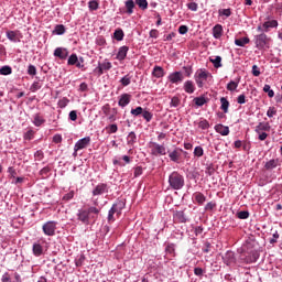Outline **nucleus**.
I'll return each mask as SVG.
<instances>
[{
	"instance_id": "obj_22",
	"label": "nucleus",
	"mask_w": 282,
	"mask_h": 282,
	"mask_svg": "<svg viewBox=\"0 0 282 282\" xmlns=\"http://www.w3.org/2000/svg\"><path fill=\"white\" fill-rule=\"evenodd\" d=\"M264 32H269L270 28H279V22L276 20L267 21L262 24Z\"/></svg>"
},
{
	"instance_id": "obj_21",
	"label": "nucleus",
	"mask_w": 282,
	"mask_h": 282,
	"mask_svg": "<svg viewBox=\"0 0 282 282\" xmlns=\"http://www.w3.org/2000/svg\"><path fill=\"white\" fill-rule=\"evenodd\" d=\"M128 52H129L128 46H121L117 53V61H124V58H127Z\"/></svg>"
},
{
	"instance_id": "obj_60",
	"label": "nucleus",
	"mask_w": 282,
	"mask_h": 282,
	"mask_svg": "<svg viewBox=\"0 0 282 282\" xmlns=\"http://www.w3.org/2000/svg\"><path fill=\"white\" fill-rule=\"evenodd\" d=\"M203 232H204V227L203 226L194 227L195 237H199V235H203Z\"/></svg>"
},
{
	"instance_id": "obj_33",
	"label": "nucleus",
	"mask_w": 282,
	"mask_h": 282,
	"mask_svg": "<svg viewBox=\"0 0 282 282\" xmlns=\"http://www.w3.org/2000/svg\"><path fill=\"white\" fill-rule=\"evenodd\" d=\"M33 124L35 127H41L42 124H45V120L43 117H41L40 115H35L33 117Z\"/></svg>"
},
{
	"instance_id": "obj_55",
	"label": "nucleus",
	"mask_w": 282,
	"mask_h": 282,
	"mask_svg": "<svg viewBox=\"0 0 282 282\" xmlns=\"http://www.w3.org/2000/svg\"><path fill=\"white\" fill-rule=\"evenodd\" d=\"M107 221L108 224H113V221H116V213L111 212V209L108 212Z\"/></svg>"
},
{
	"instance_id": "obj_47",
	"label": "nucleus",
	"mask_w": 282,
	"mask_h": 282,
	"mask_svg": "<svg viewBox=\"0 0 282 282\" xmlns=\"http://www.w3.org/2000/svg\"><path fill=\"white\" fill-rule=\"evenodd\" d=\"M120 83L123 87H129V85H131V77L129 75H126L120 79Z\"/></svg>"
},
{
	"instance_id": "obj_54",
	"label": "nucleus",
	"mask_w": 282,
	"mask_h": 282,
	"mask_svg": "<svg viewBox=\"0 0 282 282\" xmlns=\"http://www.w3.org/2000/svg\"><path fill=\"white\" fill-rule=\"evenodd\" d=\"M238 87H239V84L232 80L227 85L228 91H235Z\"/></svg>"
},
{
	"instance_id": "obj_27",
	"label": "nucleus",
	"mask_w": 282,
	"mask_h": 282,
	"mask_svg": "<svg viewBox=\"0 0 282 282\" xmlns=\"http://www.w3.org/2000/svg\"><path fill=\"white\" fill-rule=\"evenodd\" d=\"M194 102L196 107H204L208 102V98L200 96V97H195Z\"/></svg>"
},
{
	"instance_id": "obj_4",
	"label": "nucleus",
	"mask_w": 282,
	"mask_h": 282,
	"mask_svg": "<svg viewBox=\"0 0 282 282\" xmlns=\"http://www.w3.org/2000/svg\"><path fill=\"white\" fill-rule=\"evenodd\" d=\"M194 78L197 87L202 88L204 85H206V82L209 78H213V75H210V73H208L206 69L200 68L196 72Z\"/></svg>"
},
{
	"instance_id": "obj_51",
	"label": "nucleus",
	"mask_w": 282,
	"mask_h": 282,
	"mask_svg": "<svg viewBox=\"0 0 282 282\" xmlns=\"http://www.w3.org/2000/svg\"><path fill=\"white\" fill-rule=\"evenodd\" d=\"M194 274H195V276H199V279H202V276H204V274H206V270H204L199 267H196V268H194Z\"/></svg>"
},
{
	"instance_id": "obj_63",
	"label": "nucleus",
	"mask_w": 282,
	"mask_h": 282,
	"mask_svg": "<svg viewBox=\"0 0 282 282\" xmlns=\"http://www.w3.org/2000/svg\"><path fill=\"white\" fill-rule=\"evenodd\" d=\"M89 10H97L98 9V1L93 0L88 3Z\"/></svg>"
},
{
	"instance_id": "obj_20",
	"label": "nucleus",
	"mask_w": 282,
	"mask_h": 282,
	"mask_svg": "<svg viewBox=\"0 0 282 282\" xmlns=\"http://www.w3.org/2000/svg\"><path fill=\"white\" fill-rule=\"evenodd\" d=\"M223 34H224V26H221V24H216L213 28V36H214V39H221Z\"/></svg>"
},
{
	"instance_id": "obj_6",
	"label": "nucleus",
	"mask_w": 282,
	"mask_h": 282,
	"mask_svg": "<svg viewBox=\"0 0 282 282\" xmlns=\"http://www.w3.org/2000/svg\"><path fill=\"white\" fill-rule=\"evenodd\" d=\"M56 226H58L57 221L48 220L42 226V230L46 237H54L56 235Z\"/></svg>"
},
{
	"instance_id": "obj_64",
	"label": "nucleus",
	"mask_w": 282,
	"mask_h": 282,
	"mask_svg": "<svg viewBox=\"0 0 282 282\" xmlns=\"http://www.w3.org/2000/svg\"><path fill=\"white\" fill-rule=\"evenodd\" d=\"M2 282H12V280L10 279V273L6 272L2 278H1Z\"/></svg>"
},
{
	"instance_id": "obj_44",
	"label": "nucleus",
	"mask_w": 282,
	"mask_h": 282,
	"mask_svg": "<svg viewBox=\"0 0 282 282\" xmlns=\"http://www.w3.org/2000/svg\"><path fill=\"white\" fill-rule=\"evenodd\" d=\"M135 3L141 10H147V8H149V2L147 0H135Z\"/></svg>"
},
{
	"instance_id": "obj_26",
	"label": "nucleus",
	"mask_w": 282,
	"mask_h": 282,
	"mask_svg": "<svg viewBox=\"0 0 282 282\" xmlns=\"http://www.w3.org/2000/svg\"><path fill=\"white\" fill-rule=\"evenodd\" d=\"M184 91H186V94H194L195 85L192 80H187L184 83Z\"/></svg>"
},
{
	"instance_id": "obj_19",
	"label": "nucleus",
	"mask_w": 282,
	"mask_h": 282,
	"mask_svg": "<svg viewBox=\"0 0 282 282\" xmlns=\"http://www.w3.org/2000/svg\"><path fill=\"white\" fill-rule=\"evenodd\" d=\"M32 252L34 257H41L43 254V245L40 242H34L32 247Z\"/></svg>"
},
{
	"instance_id": "obj_36",
	"label": "nucleus",
	"mask_w": 282,
	"mask_h": 282,
	"mask_svg": "<svg viewBox=\"0 0 282 282\" xmlns=\"http://www.w3.org/2000/svg\"><path fill=\"white\" fill-rule=\"evenodd\" d=\"M53 34H57L58 36L65 34V25L57 24L53 31Z\"/></svg>"
},
{
	"instance_id": "obj_16",
	"label": "nucleus",
	"mask_w": 282,
	"mask_h": 282,
	"mask_svg": "<svg viewBox=\"0 0 282 282\" xmlns=\"http://www.w3.org/2000/svg\"><path fill=\"white\" fill-rule=\"evenodd\" d=\"M54 56H56L57 58H61V61H65V58L69 56V52L67 51V48L57 47L54 51Z\"/></svg>"
},
{
	"instance_id": "obj_32",
	"label": "nucleus",
	"mask_w": 282,
	"mask_h": 282,
	"mask_svg": "<svg viewBox=\"0 0 282 282\" xmlns=\"http://www.w3.org/2000/svg\"><path fill=\"white\" fill-rule=\"evenodd\" d=\"M216 131L217 133H220V135H228V133H230V130L228 129V127L224 124L216 126Z\"/></svg>"
},
{
	"instance_id": "obj_37",
	"label": "nucleus",
	"mask_w": 282,
	"mask_h": 282,
	"mask_svg": "<svg viewBox=\"0 0 282 282\" xmlns=\"http://www.w3.org/2000/svg\"><path fill=\"white\" fill-rule=\"evenodd\" d=\"M126 8H127V12L129 14H133V9L135 8V2H133V0L126 1Z\"/></svg>"
},
{
	"instance_id": "obj_3",
	"label": "nucleus",
	"mask_w": 282,
	"mask_h": 282,
	"mask_svg": "<svg viewBox=\"0 0 282 282\" xmlns=\"http://www.w3.org/2000/svg\"><path fill=\"white\" fill-rule=\"evenodd\" d=\"M259 251L257 250H251V251H243L239 256V263H257L259 261Z\"/></svg>"
},
{
	"instance_id": "obj_46",
	"label": "nucleus",
	"mask_w": 282,
	"mask_h": 282,
	"mask_svg": "<svg viewBox=\"0 0 282 282\" xmlns=\"http://www.w3.org/2000/svg\"><path fill=\"white\" fill-rule=\"evenodd\" d=\"M218 14L219 17H226L228 19V17L232 14V11L230 9H219Z\"/></svg>"
},
{
	"instance_id": "obj_24",
	"label": "nucleus",
	"mask_w": 282,
	"mask_h": 282,
	"mask_svg": "<svg viewBox=\"0 0 282 282\" xmlns=\"http://www.w3.org/2000/svg\"><path fill=\"white\" fill-rule=\"evenodd\" d=\"M194 199L198 206H203V204L206 202V196L200 192H196L194 194Z\"/></svg>"
},
{
	"instance_id": "obj_11",
	"label": "nucleus",
	"mask_w": 282,
	"mask_h": 282,
	"mask_svg": "<svg viewBox=\"0 0 282 282\" xmlns=\"http://www.w3.org/2000/svg\"><path fill=\"white\" fill-rule=\"evenodd\" d=\"M256 47L258 50H263L265 45H268V35L265 33H261L254 36Z\"/></svg>"
},
{
	"instance_id": "obj_53",
	"label": "nucleus",
	"mask_w": 282,
	"mask_h": 282,
	"mask_svg": "<svg viewBox=\"0 0 282 282\" xmlns=\"http://www.w3.org/2000/svg\"><path fill=\"white\" fill-rule=\"evenodd\" d=\"M263 91L264 94H268L269 98H274V90L270 88V85H264Z\"/></svg>"
},
{
	"instance_id": "obj_12",
	"label": "nucleus",
	"mask_w": 282,
	"mask_h": 282,
	"mask_svg": "<svg viewBox=\"0 0 282 282\" xmlns=\"http://www.w3.org/2000/svg\"><path fill=\"white\" fill-rule=\"evenodd\" d=\"M152 155H166V148L158 143H151L150 145Z\"/></svg>"
},
{
	"instance_id": "obj_41",
	"label": "nucleus",
	"mask_w": 282,
	"mask_h": 282,
	"mask_svg": "<svg viewBox=\"0 0 282 282\" xmlns=\"http://www.w3.org/2000/svg\"><path fill=\"white\" fill-rule=\"evenodd\" d=\"M0 74H1V76H10V74H12V67H10V66H2L0 68Z\"/></svg>"
},
{
	"instance_id": "obj_48",
	"label": "nucleus",
	"mask_w": 282,
	"mask_h": 282,
	"mask_svg": "<svg viewBox=\"0 0 282 282\" xmlns=\"http://www.w3.org/2000/svg\"><path fill=\"white\" fill-rule=\"evenodd\" d=\"M169 158L172 162H177V160H180V152H177V150H174L169 154Z\"/></svg>"
},
{
	"instance_id": "obj_29",
	"label": "nucleus",
	"mask_w": 282,
	"mask_h": 282,
	"mask_svg": "<svg viewBox=\"0 0 282 282\" xmlns=\"http://www.w3.org/2000/svg\"><path fill=\"white\" fill-rule=\"evenodd\" d=\"M87 142H77L74 148V158L78 155V151H80L82 149H87Z\"/></svg>"
},
{
	"instance_id": "obj_50",
	"label": "nucleus",
	"mask_w": 282,
	"mask_h": 282,
	"mask_svg": "<svg viewBox=\"0 0 282 282\" xmlns=\"http://www.w3.org/2000/svg\"><path fill=\"white\" fill-rule=\"evenodd\" d=\"M67 105H69V99H67V97H64L58 100L59 109H65V107H67Z\"/></svg>"
},
{
	"instance_id": "obj_45",
	"label": "nucleus",
	"mask_w": 282,
	"mask_h": 282,
	"mask_svg": "<svg viewBox=\"0 0 282 282\" xmlns=\"http://www.w3.org/2000/svg\"><path fill=\"white\" fill-rule=\"evenodd\" d=\"M212 248H213V245L210 242H208V240H205L202 251L205 252V254H208V252H210Z\"/></svg>"
},
{
	"instance_id": "obj_42",
	"label": "nucleus",
	"mask_w": 282,
	"mask_h": 282,
	"mask_svg": "<svg viewBox=\"0 0 282 282\" xmlns=\"http://www.w3.org/2000/svg\"><path fill=\"white\" fill-rule=\"evenodd\" d=\"M51 171H52V167H51L50 165L43 167V169L40 171L41 177H48Z\"/></svg>"
},
{
	"instance_id": "obj_56",
	"label": "nucleus",
	"mask_w": 282,
	"mask_h": 282,
	"mask_svg": "<svg viewBox=\"0 0 282 282\" xmlns=\"http://www.w3.org/2000/svg\"><path fill=\"white\" fill-rule=\"evenodd\" d=\"M194 155L196 158H202V155H204V149L202 147H196L194 149Z\"/></svg>"
},
{
	"instance_id": "obj_39",
	"label": "nucleus",
	"mask_w": 282,
	"mask_h": 282,
	"mask_svg": "<svg viewBox=\"0 0 282 282\" xmlns=\"http://www.w3.org/2000/svg\"><path fill=\"white\" fill-rule=\"evenodd\" d=\"M85 254H80L75 259V265L76 268H83V264L85 263Z\"/></svg>"
},
{
	"instance_id": "obj_57",
	"label": "nucleus",
	"mask_w": 282,
	"mask_h": 282,
	"mask_svg": "<svg viewBox=\"0 0 282 282\" xmlns=\"http://www.w3.org/2000/svg\"><path fill=\"white\" fill-rule=\"evenodd\" d=\"M78 63V56L76 54H72L68 58V65H76Z\"/></svg>"
},
{
	"instance_id": "obj_5",
	"label": "nucleus",
	"mask_w": 282,
	"mask_h": 282,
	"mask_svg": "<svg viewBox=\"0 0 282 282\" xmlns=\"http://www.w3.org/2000/svg\"><path fill=\"white\" fill-rule=\"evenodd\" d=\"M188 221H191V218L186 215V209L173 212L174 224H188Z\"/></svg>"
},
{
	"instance_id": "obj_43",
	"label": "nucleus",
	"mask_w": 282,
	"mask_h": 282,
	"mask_svg": "<svg viewBox=\"0 0 282 282\" xmlns=\"http://www.w3.org/2000/svg\"><path fill=\"white\" fill-rule=\"evenodd\" d=\"M142 118H144L148 122H151L153 120V113H151L149 110L143 109Z\"/></svg>"
},
{
	"instance_id": "obj_15",
	"label": "nucleus",
	"mask_w": 282,
	"mask_h": 282,
	"mask_svg": "<svg viewBox=\"0 0 282 282\" xmlns=\"http://www.w3.org/2000/svg\"><path fill=\"white\" fill-rule=\"evenodd\" d=\"M131 163V158L129 155H123L121 159L115 158L112 160V164L115 166H126L127 164Z\"/></svg>"
},
{
	"instance_id": "obj_2",
	"label": "nucleus",
	"mask_w": 282,
	"mask_h": 282,
	"mask_svg": "<svg viewBox=\"0 0 282 282\" xmlns=\"http://www.w3.org/2000/svg\"><path fill=\"white\" fill-rule=\"evenodd\" d=\"M169 184L172 191H182L185 184L184 175L177 171L172 172L169 176Z\"/></svg>"
},
{
	"instance_id": "obj_49",
	"label": "nucleus",
	"mask_w": 282,
	"mask_h": 282,
	"mask_svg": "<svg viewBox=\"0 0 282 282\" xmlns=\"http://www.w3.org/2000/svg\"><path fill=\"white\" fill-rule=\"evenodd\" d=\"M113 36L116 41H122L124 39V32L122 30H116Z\"/></svg>"
},
{
	"instance_id": "obj_7",
	"label": "nucleus",
	"mask_w": 282,
	"mask_h": 282,
	"mask_svg": "<svg viewBox=\"0 0 282 282\" xmlns=\"http://www.w3.org/2000/svg\"><path fill=\"white\" fill-rule=\"evenodd\" d=\"M223 262L226 263L228 268H235V265H237V257L232 251H227L223 256Z\"/></svg>"
},
{
	"instance_id": "obj_52",
	"label": "nucleus",
	"mask_w": 282,
	"mask_h": 282,
	"mask_svg": "<svg viewBox=\"0 0 282 282\" xmlns=\"http://www.w3.org/2000/svg\"><path fill=\"white\" fill-rule=\"evenodd\" d=\"M238 219H248L250 217V212L248 210H242L237 213Z\"/></svg>"
},
{
	"instance_id": "obj_13",
	"label": "nucleus",
	"mask_w": 282,
	"mask_h": 282,
	"mask_svg": "<svg viewBox=\"0 0 282 282\" xmlns=\"http://www.w3.org/2000/svg\"><path fill=\"white\" fill-rule=\"evenodd\" d=\"M105 193H109V185L106 183H99L94 189L93 195L94 197L98 195H105Z\"/></svg>"
},
{
	"instance_id": "obj_40",
	"label": "nucleus",
	"mask_w": 282,
	"mask_h": 282,
	"mask_svg": "<svg viewBox=\"0 0 282 282\" xmlns=\"http://www.w3.org/2000/svg\"><path fill=\"white\" fill-rule=\"evenodd\" d=\"M234 147L236 149H241L242 147L243 151H250V143L235 142Z\"/></svg>"
},
{
	"instance_id": "obj_61",
	"label": "nucleus",
	"mask_w": 282,
	"mask_h": 282,
	"mask_svg": "<svg viewBox=\"0 0 282 282\" xmlns=\"http://www.w3.org/2000/svg\"><path fill=\"white\" fill-rule=\"evenodd\" d=\"M206 175H215V166L208 165L205 170Z\"/></svg>"
},
{
	"instance_id": "obj_59",
	"label": "nucleus",
	"mask_w": 282,
	"mask_h": 282,
	"mask_svg": "<svg viewBox=\"0 0 282 282\" xmlns=\"http://www.w3.org/2000/svg\"><path fill=\"white\" fill-rule=\"evenodd\" d=\"M70 199H74V191L68 192L63 196L64 202H70Z\"/></svg>"
},
{
	"instance_id": "obj_18",
	"label": "nucleus",
	"mask_w": 282,
	"mask_h": 282,
	"mask_svg": "<svg viewBox=\"0 0 282 282\" xmlns=\"http://www.w3.org/2000/svg\"><path fill=\"white\" fill-rule=\"evenodd\" d=\"M279 164H280L279 159H271L264 163V169L265 171H273V169H276Z\"/></svg>"
},
{
	"instance_id": "obj_38",
	"label": "nucleus",
	"mask_w": 282,
	"mask_h": 282,
	"mask_svg": "<svg viewBox=\"0 0 282 282\" xmlns=\"http://www.w3.org/2000/svg\"><path fill=\"white\" fill-rule=\"evenodd\" d=\"M7 173L9 174V180H17V169L14 166H9Z\"/></svg>"
},
{
	"instance_id": "obj_30",
	"label": "nucleus",
	"mask_w": 282,
	"mask_h": 282,
	"mask_svg": "<svg viewBox=\"0 0 282 282\" xmlns=\"http://www.w3.org/2000/svg\"><path fill=\"white\" fill-rule=\"evenodd\" d=\"M256 131H257V133H261V131H270V123H268V122H260L256 127Z\"/></svg>"
},
{
	"instance_id": "obj_10",
	"label": "nucleus",
	"mask_w": 282,
	"mask_h": 282,
	"mask_svg": "<svg viewBox=\"0 0 282 282\" xmlns=\"http://www.w3.org/2000/svg\"><path fill=\"white\" fill-rule=\"evenodd\" d=\"M126 206H127V203H124V200L118 199L112 204L110 210L116 214V217H120V215H122V210H124Z\"/></svg>"
},
{
	"instance_id": "obj_25",
	"label": "nucleus",
	"mask_w": 282,
	"mask_h": 282,
	"mask_svg": "<svg viewBox=\"0 0 282 282\" xmlns=\"http://www.w3.org/2000/svg\"><path fill=\"white\" fill-rule=\"evenodd\" d=\"M152 76H154V78H163L164 68H162V66H154L152 70Z\"/></svg>"
},
{
	"instance_id": "obj_58",
	"label": "nucleus",
	"mask_w": 282,
	"mask_h": 282,
	"mask_svg": "<svg viewBox=\"0 0 282 282\" xmlns=\"http://www.w3.org/2000/svg\"><path fill=\"white\" fill-rule=\"evenodd\" d=\"M217 208V203L215 202H209L205 205V210H215Z\"/></svg>"
},
{
	"instance_id": "obj_14",
	"label": "nucleus",
	"mask_w": 282,
	"mask_h": 282,
	"mask_svg": "<svg viewBox=\"0 0 282 282\" xmlns=\"http://www.w3.org/2000/svg\"><path fill=\"white\" fill-rule=\"evenodd\" d=\"M167 79L172 85H177L184 80V75L182 72H174L169 75Z\"/></svg>"
},
{
	"instance_id": "obj_31",
	"label": "nucleus",
	"mask_w": 282,
	"mask_h": 282,
	"mask_svg": "<svg viewBox=\"0 0 282 282\" xmlns=\"http://www.w3.org/2000/svg\"><path fill=\"white\" fill-rule=\"evenodd\" d=\"M228 107H230V102L226 97L220 98V109L224 111V113H228Z\"/></svg>"
},
{
	"instance_id": "obj_17",
	"label": "nucleus",
	"mask_w": 282,
	"mask_h": 282,
	"mask_svg": "<svg viewBox=\"0 0 282 282\" xmlns=\"http://www.w3.org/2000/svg\"><path fill=\"white\" fill-rule=\"evenodd\" d=\"M129 102H131V95L122 94L119 97V101H118L119 107L124 108V107H127V105H129Z\"/></svg>"
},
{
	"instance_id": "obj_8",
	"label": "nucleus",
	"mask_w": 282,
	"mask_h": 282,
	"mask_svg": "<svg viewBox=\"0 0 282 282\" xmlns=\"http://www.w3.org/2000/svg\"><path fill=\"white\" fill-rule=\"evenodd\" d=\"M111 67V62L104 61L98 63V66L94 69V73L97 74V76H102V74H105V72H109Z\"/></svg>"
},
{
	"instance_id": "obj_34",
	"label": "nucleus",
	"mask_w": 282,
	"mask_h": 282,
	"mask_svg": "<svg viewBox=\"0 0 282 282\" xmlns=\"http://www.w3.org/2000/svg\"><path fill=\"white\" fill-rule=\"evenodd\" d=\"M209 61H210V63H213V65H214V67H216V69H219V67H221V56L210 57Z\"/></svg>"
},
{
	"instance_id": "obj_1",
	"label": "nucleus",
	"mask_w": 282,
	"mask_h": 282,
	"mask_svg": "<svg viewBox=\"0 0 282 282\" xmlns=\"http://www.w3.org/2000/svg\"><path fill=\"white\" fill-rule=\"evenodd\" d=\"M98 215H100V208L89 206L78 209L76 217L77 221H80V224H83L84 226H89L91 221L94 224L96 223V219H98Z\"/></svg>"
},
{
	"instance_id": "obj_23",
	"label": "nucleus",
	"mask_w": 282,
	"mask_h": 282,
	"mask_svg": "<svg viewBox=\"0 0 282 282\" xmlns=\"http://www.w3.org/2000/svg\"><path fill=\"white\" fill-rule=\"evenodd\" d=\"M7 39L12 43H19V31H7Z\"/></svg>"
},
{
	"instance_id": "obj_62",
	"label": "nucleus",
	"mask_w": 282,
	"mask_h": 282,
	"mask_svg": "<svg viewBox=\"0 0 282 282\" xmlns=\"http://www.w3.org/2000/svg\"><path fill=\"white\" fill-rule=\"evenodd\" d=\"M279 237H280L279 231H275V232L273 234V238H271V239L269 240V243H271V246H274V243H276Z\"/></svg>"
},
{
	"instance_id": "obj_9",
	"label": "nucleus",
	"mask_w": 282,
	"mask_h": 282,
	"mask_svg": "<svg viewBox=\"0 0 282 282\" xmlns=\"http://www.w3.org/2000/svg\"><path fill=\"white\" fill-rule=\"evenodd\" d=\"M101 111L108 117V120H110V122H116V116H118V110L116 108H113L111 112V107L109 106V104H106L105 106H102Z\"/></svg>"
},
{
	"instance_id": "obj_28",
	"label": "nucleus",
	"mask_w": 282,
	"mask_h": 282,
	"mask_svg": "<svg viewBox=\"0 0 282 282\" xmlns=\"http://www.w3.org/2000/svg\"><path fill=\"white\" fill-rule=\"evenodd\" d=\"M248 43H250L249 37H241V39L235 40V45H237L238 47H246V45H248Z\"/></svg>"
},
{
	"instance_id": "obj_35",
	"label": "nucleus",
	"mask_w": 282,
	"mask_h": 282,
	"mask_svg": "<svg viewBox=\"0 0 282 282\" xmlns=\"http://www.w3.org/2000/svg\"><path fill=\"white\" fill-rule=\"evenodd\" d=\"M143 112H144V108L140 106L137 108H132L130 111L131 116H134V118H138V116H142Z\"/></svg>"
}]
</instances>
